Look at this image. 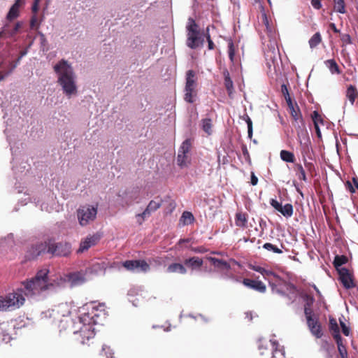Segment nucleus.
I'll use <instances>...</instances> for the list:
<instances>
[{"label": "nucleus", "mask_w": 358, "mask_h": 358, "mask_svg": "<svg viewBox=\"0 0 358 358\" xmlns=\"http://www.w3.org/2000/svg\"><path fill=\"white\" fill-rule=\"evenodd\" d=\"M97 312L98 310L93 307L91 312L83 313L74 319H69V306L67 303H61L55 308L48 310L43 314L45 317H52L54 321H58L61 324L68 323L69 331L75 335L80 334L82 338L80 343L85 344V340L89 341L95 335L93 325L99 323V317H100V313Z\"/></svg>", "instance_id": "f257e3e1"}, {"label": "nucleus", "mask_w": 358, "mask_h": 358, "mask_svg": "<svg viewBox=\"0 0 358 358\" xmlns=\"http://www.w3.org/2000/svg\"><path fill=\"white\" fill-rule=\"evenodd\" d=\"M48 273L49 270L47 268L39 270L35 276L30 278L25 284L26 294L31 297L34 301L42 300L48 292L55 291L68 284L66 274L50 278Z\"/></svg>", "instance_id": "f03ea898"}, {"label": "nucleus", "mask_w": 358, "mask_h": 358, "mask_svg": "<svg viewBox=\"0 0 358 358\" xmlns=\"http://www.w3.org/2000/svg\"><path fill=\"white\" fill-rule=\"evenodd\" d=\"M53 69L63 94L68 99L76 96L78 94L77 76L71 64L62 59L54 65Z\"/></svg>", "instance_id": "7ed1b4c3"}, {"label": "nucleus", "mask_w": 358, "mask_h": 358, "mask_svg": "<svg viewBox=\"0 0 358 358\" xmlns=\"http://www.w3.org/2000/svg\"><path fill=\"white\" fill-rule=\"evenodd\" d=\"M29 280L22 282L21 287L5 296L0 297V310H13L20 308L25 301V296L34 300L26 294L25 284Z\"/></svg>", "instance_id": "20e7f679"}, {"label": "nucleus", "mask_w": 358, "mask_h": 358, "mask_svg": "<svg viewBox=\"0 0 358 358\" xmlns=\"http://www.w3.org/2000/svg\"><path fill=\"white\" fill-rule=\"evenodd\" d=\"M23 57L20 55L17 59L13 61L10 58L9 50L7 48L0 45V81L10 75L20 64Z\"/></svg>", "instance_id": "39448f33"}, {"label": "nucleus", "mask_w": 358, "mask_h": 358, "mask_svg": "<svg viewBox=\"0 0 358 358\" xmlns=\"http://www.w3.org/2000/svg\"><path fill=\"white\" fill-rule=\"evenodd\" d=\"M23 57L20 55L17 59L13 61L10 58L9 50L7 48L0 45V81L10 75L20 64Z\"/></svg>", "instance_id": "423d86ee"}, {"label": "nucleus", "mask_w": 358, "mask_h": 358, "mask_svg": "<svg viewBox=\"0 0 358 358\" xmlns=\"http://www.w3.org/2000/svg\"><path fill=\"white\" fill-rule=\"evenodd\" d=\"M186 28L187 31V45L192 49H196L202 45L204 37L200 33L198 25L192 18H189Z\"/></svg>", "instance_id": "0eeeda50"}, {"label": "nucleus", "mask_w": 358, "mask_h": 358, "mask_svg": "<svg viewBox=\"0 0 358 358\" xmlns=\"http://www.w3.org/2000/svg\"><path fill=\"white\" fill-rule=\"evenodd\" d=\"M97 206L85 204L80 206L77 210V218L81 227H86L93 222L97 215Z\"/></svg>", "instance_id": "6e6552de"}, {"label": "nucleus", "mask_w": 358, "mask_h": 358, "mask_svg": "<svg viewBox=\"0 0 358 358\" xmlns=\"http://www.w3.org/2000/svg\"><path fill=\"white\" fill-rule=\"evenodd\" d=\"M26 195H27V197L19 199L22 205H26L28 202L31 201L34 203L36 206H40L42 211L50 213L55 209L52 203L53 198L50 195L41 194L37 196L30 197L29 194L25 193Z\"/></svg>", "instance_id": "1a4fd4ad"}, {"label": "nucleus", "mask_w": 358, "mask_h": 358, "mask_svg": "<svg viewBox=\"0 0 358 358\" xmlns=\"http://www.w3.org/2000/svg\"><path fill=\"white\" fill-rule=\"evenodd\" d=\"M270 349L272 352V358H285L284 347L280 345L275 340L267 341L264 338L259 340L258 349L261 355L265 354V350Z\"/></svg>", "instance_id": "9d476101"}, {"label": "nucleus", "mask_w": 358, "mask_h": 358, "mask_svg": "<svg viewBox=\"0 0 358 358\" xmlns=\"http://www.w3.org/2000/svg\"><path fill=\"white\" fill-rule=\"evenodd\" d=\"M266 29L268 32V36L271 38L270 43L268 44V49L265 52V58L267 61V66L269 69L272 66L275 65V63L278 61L280 57L279 50L277 46L275 34L272 32L271 27L268 26V22H266Z\"/></svg>", "instance_id": "9b49d317"}, {"label": "nucleus", "mask_w": 358, "mask_h": 358, "mask_svg": "<svg viewBox=\"0 0 358 358\" xmlns=\"http://www.w3.org/2000/svg\"><path fill=\"white\" fill-rule=\"evenodd\" d=\"M127 270L133 272L146 273L150 271V265L144 260H127L122 264Z\"/></svg>", "instance_id": "f8f14e48"}, {"label": "nucleus", "mask_w": 358, "mask_h": 358, "mask_svg": "<svg viewBox=\"0 0 358 358\" xmlns=\"http://www.w3.org/2000/svg\"><path fill=\"white\" fill-rule=\"evenodd\" d=\"M71 251V244L69 243H57L48 246V252L57 256H67Z\"/></svg>", "instance_id": "ddd939ff"}, {"label": "nucleus", "mask_w": 358, "mask_h": 358, "mask_svg": "<svg viewBox=\"0 0 358 358\" xmlns=\"http://www.w3.org/2000/svg\"><path fill=\"white\" fill-rule=\"evenodd\" d=\"M161 206V201H150L144 211L136 215L137 222L139 224H141L145 218L148 217L152 214V213L159 208Z\"/></svg>", "instance_id": "4468645a"}, {"label": "nucleus", "mask_w": 358, "mask_h": 358, "mask_svg": "<svg viewBox=\"0 0 358 358\" xmlns=\"http://www.w3.org/2000/svg\"><path fill=\"white\" fill-rule=\"evenodd\" d=\"M48 252V245L43 243H38L36 245H31L26 252L25 257L27 259H35L38 256Z\"/></svg>", "instance_id": "2eb2a0df"}, {"label": "nucleus", "mask_w": 358, "mask_h": 358, "mask_svg": "<svg viewBox=\"0 0 358 358\" xmlns=\"http://www.w3.org/2000/svg\"><path fill=\"white\" fill-rule=\"evenodd\" d=\"M339 280L346 289H350L355 287L352 275L348 268H341L338 270Z\"/></svg>", "instance_id": "dca6fc26"}, {"label": "nucleus", "mask_w": 358, "mask_h": 358, "mask_svg": "<svg viewBox=\"0 0 358 358\" xmlns=\"http://www.w3.org/2000/svg\"><path fill=\"white\" fill-rule=\"evenodd\" d=\"M99 239L100 236L97 234L87 236L80 242V248L77 250V252L82 253L87 250L92 246L95 245L98 243Z\"/></svg>", "instance_id": "f3484780"}, {"label": "nucleus", "mask_w": 358, "mask_h": 358, "mask_svg": "<svg viewBox=\"0 0 358 358\" xmlns=\"http://www.w3.org/2000/svg\"><path fill=\"white\" fill-rule=\"evenodd\" d=\"M66 279L67 280V283L71 287L81 285L86 281L84 274L81 272L66 274Z\"/></svg>", "instance_id": "a211bd4d"}, {"label": "nucleus", "mask_w": 358, "mask_h": 358, "mask_svg": "<svg viewBox=\"0 0 358 358\" xmlns=\"http://www.w3.org/2000/svg\"><path fill=\"white\" fill-rule=\"evenodd\" d=\"M107 267L108 266L104 262H96L86 269L85 273L87 275L90 274L95 275H99L100 273L104 275Z\"/></svg>", "instance_id": "6ab92c4d"}, {"label": "nucleus", "mask_w": 358, "mask_h": 358, "mask_svg": "<svg viewBox=\"0 0 358 358\" xmlns=\"http://www.w3.org/2000/svg\"><path fill=\"white\" fill-rule=\"evenodd\" d=\"M14 326L10 325L8 322H2L0 324V341L8 343L12 337L10 331L13 329Z\"/></svg>", "instance_id": "aec40b11"}, {"label": "nucleus", "mask_w": 358, "mask_h": 358, "mask_svg": "<svg viewBox=\"0 0 358 358\" xmlns=\"http://www.w3.org/2000/svg\"><path fill=\"white\" fill-rule=\"evenodd\" d=\"M243 284L245 286L261 293H264L266 291V286L262 281L245 278L243 280Z\"/></svg>", "instance_id": "412c9836"}, {"label": "nucleus", "mask_w": 358, "mask_h": 358, "mask_svg": "<svg viewBox=\"0 0 358 358\" xmlns=\"http://www.w3.org/2000/svg\"><path fill=\"white\" fill-rule=\"evenodd\" d=\"M307 324L313 335L317 338L322 336L323 334L321 329V326L317 319H308Z\"/></svg>", "instance_id": "4be33fe9"}, {"label": "nucleus", "mask_w": 358, "mask_h": 358, "mask_svg": "<svg viewBox=\"0 0 358 358\" xmlns=\"http://www.w3.org/2000/svg\"><path fill=\"white\" fill-rule=\"evenodd\" d=\"M24 0H15L13 5L10 7L6 18L8 20L12 21L17 18L19 15L20 8L23 4Z\"/></svg>", "instance_id": "5701e85b"}, {"label": "nucleus", "mask_w": 358, "mask_h": 358, "mask_svg": "<svg viewBox=\"0 0 358 358\" xmlns=\"http://www.w3.org/2000/svg\"><path fill=\"white\" fill-rule=\"evenodd\" d=\"M286 102L292 118L295 121H298L299 120H302V115L296 103H294L292 100H288V101Z\"/></svg>", "instance_id": "b1692460"}, {"label": "nucleus", "mask_w": 358, "mask_h": 358, "mask_svg": "<svg viewBox=\"0 0 358 358\" xmlns=\"http://www.w3.org/2000/svg\"><path fill=\"white\" fill-rule=\"evenodd\" d=\"M184 264L186 266L191 268L192 270L198 269L203 265V260L198 257H193L186 259L184 261Z\"/></svg>", "instance_id": "393cba45"}, {"label": "nucleus", "mask_w": 358, "mask_h": 358, "mask_svg": "<svg viewBox=\"0 0 358 358\" xmlns=\"http://www.w3.org/2000/svg\"><path fill=\"white\" fill-rule=\"evenodd\" d=\"M208 259L212 263V264L218 269L220 270H229L231 266L226 261L219 259L215 257H209Z\"/></svg>", "instance_id": "a878e982"}, {"label": "nucleus", "mask_w": 358, "mask_h": 358, "mask_svg": "<svg viewBox=\"0 0 358 358\" xmlns=\"http://www.w3.org/2000/svg\"><path fill=\"white\" fill-rule=\"evenodd\" d=\"M195 72L193 70H189L186 73V84L185 87L195 90L196 83L195 79Z\"/></svg>", "instance_id": "bb28decb"}, {"label": "nucleus", "mask_w": 358, "mask_h": 358, "mask_svg": "<svg viewBox=\"0 0 358 358\" xmlns=\"http://www.w3.org/2000/svg\"><path fill=\"white\" fill-rule=\"evenodd\" d=\"M166 271L168 273H178L180 274L187 273V269L184 265L179 263H173L168 266Z\"/></svg>", "instance_id": "cd10ccee"}, {"label": "nucleus", "mask_w": 358, "mask_h": 358, "mask_svg": "<svg viewBox=\"0 0 358 358\" xmlns=\"http://www.w3.org/2000/svg\"><path fill=\"white\" fill-rule=\"evenodd\" d=\"M329 329L332 331L334 338L336 340H340L342 338L340 335V330L336 320L334 318L329 319Z\"/></svg>", "instance_id": "c85d7f7f"}, {"label": "nucleus", "mask_w": 358, "mask_h": 358, "mask_svg": "<svg viewBox=\"0 0 358 358\" xmlns=\"http://www.w3.org/2000/svg\"><path fill=\"white\" fill-rule=\"evenodd\" d=\"M191 163V158L189 155L178 154L177 164L181 168H187Z\"/></svg>", "instance_id": "c756f323"}, {"label": "nucleus", "mask_w": 358, "mask_h": 358, "mask_svg": "<svg viewBox=\"0 0 358 358\" xmlns=\"http://www.w3.org/2000/svg\"><path fill=\"white\" fill-rule=\"evenodd\" d=\"M224 78V86L227 90L228 94L230 95L234 91V83L230 78L229 73L227 70L223 71Z\"/></svg>", "instance_id": "7c9ffc66"}, {"label": "nucleus", "mask_w": 358, "mask_h": 358, "mask_svg": "<svg viewBox=\"0 0 358 358\" xmlns=\"http://www.w3.org/2000/svg\"><path fill=\"white\" fill-rule=\"evenodd\" d=\"M348 262V257L345 255H336L334 257V266L336 268V271H338V270L341 268H345V267H341L343 264H346Z\"/></svg>", "instance_id": "2f4dec72"}, {"label": "nucleus", "mask_w": 358, "mask_h": 358, "mask_svg": "<svg viewBox=\"0 0 358 358\" xmlns=\"http://www.w3.org/2000/svg\"><path fill=\"white\" fill-rule=\"evenodd\" d=\"M192 143L190 139L185 140L178 149V154L189 155Z\"/></svg>", "instance_id": "473e14b6"}, {"label": "nucleus", "mask_w": 358, "mask_h": 358, "mask_svg": "<svg viewBox=\"0 0 358 358\" xmlns=\"http://www.w3.org/2000/svg\"><path fill=\"white\" fill-rule=\"evenodd\" d=\"M202 129L208 134L211 135L213 133V124L210 118H205L201 120Z\"/></svg>", "instance_id": "72a5a7b5"}, {"label": "nucleus", "mask_w": 358, "mask_h": 358, "mask_svg": "<svg viewBox=\"0 0 358 358\" xmlns=\"http://www.w3.org/2000/svg\"><path fill=\"white\" fill-rule=\"evenodd\" d=\"M196 97V92L195 90L189 88V90L187 87H185V101L188 103H194L195 101Z\"/></svg>", "instance_id": "f704fd0d"}, {"label": "nucleus", "mask_w": 358, "mask_h": 358, "mask_svg": "<svg viewBox=\"0 0 358 358\" xmlns=\"http://www.w3.org/2000/svg\"><path fill=\"white\" fill-rule=\"evenodd\" d=\"M346 95L349 101L351 102V103L353 104L356 98L358 96V93L356 88L354 86L350 85L348 87Z\"/></svg>", "instance_id": "c9c22d12"}, {"label": "nucleus", "mask_w": 358, "mask_h": 358, "mask_svg": "<svg viewBox=\"0 0 358 358\" xmlns=\"http://www.w3.org/2000/svg\"><path fill=\"white\" fill-rule=\"evenodd\" d=\"M278 212L286 217H290L293 214V206L290 203L281 206V209Z\"/></svg>", "instance_id": "e433bc0d"}, {"label": "nucleus", "mask_w": 358, "mask_h": 358, "mask_svg": "<svg viewBox=\"0 0 358 358\" xmlns=\"http://www.w3.org/2000/svg\"><path fill=\"white\" fill-rule=\"evenodd\" d=\"M324 63L332 74L340 73L338 66L334 59H328Z\"/></svg>", "instance_id": "4c0bfd02"}, {"label": "nucleus", "mask_w": 358, "mask_h": 358, "mask_svg": "<svg viewBox=\"0 0 358 358\" xmlns=\"http://www.w3.org/2000/svg\"><path fill=\"white\" fill-rule=\"evenodd\" d=\"M194 220L192 213L188 211H185L180 217V221L182 222L184 225L192 223Z\"/></svg>", "instance_id": "58836bf2"}, {"label": "nucleus", "mask_w": 358, "mask_h": 358, "mask_svg": "<svg viewBox=\"0 0 358 358\" xmlns=\"http://www.w3.org/2000/svg\"><path fill=\"white\" fill-rule=\"evenodd\" d=\"M281 159L286 162H294V155L292 152L287 150H282L280 152Z\"/></svg>", "instance_id": "ea45409f"}, {"label": "nucleus", "mask_w": 358, "mask_h": 358, "mask_svg": "<svg viewBox=\"0 0 358 358\" xmlns=\"http://www.w3.org/2000/svg\"><path fill=\"white\" fill-rule=\"evenodd\" d=\"M338 345V350L341 358H348V352L345 347L343 345L342 338L339 341L336 340Z\"/></svg>", "instance_id": "a19ab883"}, {"label": "nucleus", "mask_w": 358, "mask_h": 358, "mask_svg": "<svg viewBox=\"0 0 358 358\" xmlns=\"http://www.w3.org/2000/svg\"><path fill=\"white\" fill-rule=\"evenodd\" d=\"M321 42V36L320 34L317 32L315 33L309 40V45L310 48H315Z\"/></svg>", "instance_id": "79ce46f5"}, {"label": "nucleus", "mask_w": 358, "mask_h": 358, "mask_svg": "<svg viewBox=\"0 0 358 358\" xmlns=\"http://www.w3.org/2000/svg\"><path fill=\"white\" fill-rule=\"evenodd\" d=\"M263 248L268 250L271 251L274 253L281 254L282 253V251L281 249L278 248L277 246L270 243H266L263 245Z\"/></svg>", "instance_id": "37998d69"}, {"label": "nucleus", "mask_w": 358, "mask_h": 358, "mask_svg": "<svg viewBox=\"0 0 358 358\" xmlns=\"http://www.w3.org/2000/svg\"><path fill=\"white\" fill-rule=\"evenodd\" d=\"M310 302H308V301L307 302V303L304 308V313H305L307 322L308 321V319H314L313 317V311H312L311 308L310 307H308L310 306V304L313 302V299L310 298Z\"/></svg>", "instance_id": "c03bdc74"}, {"label": "nucleus", "mask_w": 358, "mask_h": 358, "mask_svg": "<svg viewBox=\"0 0 358 358\" xmlns=\"http://www.w3.org/2000/svg\"><path fill=\"white\" fill-rule=\"evenodd\" d=\"M296 174L298 175V178L300 180H303L306 182L307 178L306 176V172L304 169L303 168L301 164H297L296 166Z\"/></svg>", "instance_id": "a18cd8bd"}, {"label": "nucleus", "mask_w": 358, "mask_h": 358, "mask_svg": "<svg viewBox=\"0 0 358 358\" xmlns=\"http://www.w3.org/2000/svg\"><path fill=\"white\" fill-rule=\"evenodd\" d=\"M29 169H30V165L28 164L27 162H22V164L20 165V170L17 169L15 167L13 168V171H14V173L15 174H17V171L18 172H21L22 173L24 172V174L23 176H26L27 175V173L29 171Z\"/></svg>", "instance_id": "49530a36"}, {"label": "nucleus", "mask_w": 358, "mask_h": 358, "mask_svg": "<svg viewBox=\"0 0 358 358\" xmlns=\"http://www.w3.org/2000/svg\"><path fill=\"white\" fill-rule=\"evenodd\" d=\"M334 9L336 11L340 13H344L345 12L344 0L336 1L334 4Z\"/></svg>", "instance_id": "de8ad7c7"}, {"label": "nucleus", "mask_w": 358, "mask_h": 358, "mask_svg": "<svg viewBox=\"0 0 358 358\" xmlns=\"http://www.w3.org/2000/svg\"><path fill=\"white\" fill-rule=\"evenodd\" d=\"M243 119L245 120V122L247 123L248 137L250 138H251L252 136V122L250 117L248 115H245L243 117Z\"/></svg>", "instance_id": "09e8293b"}, {"label": "nucleus", "mask_w": 358, "mask_h": 358, "mask_svg": "<svg viewBox=\"0 0 358 358\" xmlns=\"http://www.w3.org/2000/svg\"><path fill=\"white\" fill-rule=\"evenodd\" d=\"M102 352L104 354L106 358H115L114 357V352L110 348L106 345H103L102 347Z\"/></svg>", "instance_id": "8fccbe9b"}, {"label": "nucleus", "mask_w": 358, "mask_h": 358, "mask_svg": "<svg viewBox=\"0 0 358 358\" xmlns=\"http://www.w3.org/2000/svg\"><path fill=\"white\" fill-rule=\"evenodd\" d=\"M228 53L229 57L231 62H234V56H235V49L234 45L232 42H229L228 45Z\"/></svg>", "instance_id": "3c124183"}, {"label": "nucleus", "mask_w": 358, "mask_h": 358, "mask_svg": "<svg viewBox=\"0 0 358 358\" xmlns=\"http://www.w3.org/2000/svg\"><path fill=\"white\" fill-rule=\"evenodd\" d=\"M247 220L245 216L241 213L236 215V225L239 227H243L245 225Z\"/></svg>", "instance_id": "603ef678"}, {"label": "nucleus", "mask_w": 358, "mask_h": 358, "mask_svg": "<svg viewBox=\"0 0 358 358\" xmlns=\"http://www.w3.org/2000/svg\"><path fill=\"white\" fill-rule=\"evenodd\" d=\"M281 92L283 94L286 101H288V100H292L289 94L288 88L285 84H282L281 85Z\"/></svg>", "instance_id": "864d4df0"}, {"label": "nucleus", "mask_w": 358, "mask_h": 358, "mask_svg": "<svg viewBox=\"0 0 358 358\" xmlns=\"http://www.w3.org/2000/svg\"><path fill=\"white\" fill-rule=\"evenodd\" d=\"M31 29H38L39 27V23L38 22V18L36 14H34L30 20Z\"/></svg>", "instance_id": "5fc2aeb1"}, {"label": "nucleus", "mask_w": 358, "mask_h": 358, "mask_svg": "<svg viewBox=\"0 0 358 358\" xmlns=\"http://www.w3.org/2000/svg\"><path fill=\"white\" fill-rule=\"evenodd\" d=\"M312 118H313L314 124H315V122H317L318 124H319V122H320L321 124H323V120L322 119V117H320V115H319L317 111H315V110L313 111V113L312 114Z\"/></svg>", "instance_id": "6e6d98bb"}, {"label": "nucleus", "mask_w": 358, "mask_h": 358, "mask_svg": "<svg viewBox=\"0 0 358 358\" xmlns=\"http://www.w3.org/2000/svg\"><path fill=\"white\" fill-rule=\"evenodd\" d=\"M270 204L271 205L272 207H273L278 211H279L280 209H281L282 204L274 199H271L270 200Z\"/></svg>", "instance_id": "4d7b16f0"}, {"label": "nucleus", "mask_w": 358, "mask_h": 358, "mask_svg": "<svg viewBox=\"0 0 358 358\" xmlns=\"http://www.w3.org/2000/svg\"><path fill=\"white\" fill-rule=\"evenodd\" d=\"M341 39L342 42L344 43H346V44L351 43V38L349 34H342Z\"/></svg>", "instance_id": "13d9d810"}, {"label": "nucleus", "mask_w": 358, "mask_h": 358, "mask_svg": "<svg viewBox=\"0 0 358 358\" xmlns=\"http://www.w3.org/2000/svg\"><path fill=\"white\" fill-rule=\"evenodd\" d=\"M4 132H5V134H6L7 140H8V143H9L10 145V150L12 151V153H13V145H12V138H11V135H10V134H9V133H10V130H9L8 128H6V129H5V131H4Z\"/></svg>", "instance_id": "bf43d9fd"}, {"label": "nucleus", "mask_w": 358, "mask_h": 358, "mask_svg": "<svg viewBox=\"0 0 358 358\" xmlns=\"http://www.w3.org/2000/svg\"><path fill=\"white\" fill-rule=\"evenodd\" d=\"M4 241L7 242L8 245H11L14 241V236L13 234H8L5 238Z\"/></svg>", "instance_id": "052dcab7"}, {"label": "nucleus", "mask_w": 358, "mask_h": 358, "mask_svg": "<svg viewBox=\"0 0 358 358\" xmlns=\"http://www.w3.org/2000/svg\"><path fill=\"white\" fill-rule=\"evenodd\" d=\"M340 322H341V326L342 331H343V334L346 336H349V334H350L349 328L345 325V324L343 322L340 321Z\"/></svg>", "instance_id": "680f3d73"}, {"label": "nucleus", "mask_w": 358, "mask_h": 358, "mask_svg": "<svg viewBox=\"0 0 358 358\" xmlns=\"http://www.w3.org/2000/svg\"><path fill=\"white\" fill-rule=\"evenodd\" d=\"M39 1L40 0H34V3L32 5L31 10L34 14H36L38 10Z\"/></svg>", "instance_id": "e2e57ef3"}, {"label": "nucleus", "mask_w": 358, "mask_h": 358, "mask_svg": "<svg viewBox=\"0 0 358 358\" xmlns=\"http://www.w3.org/2000/svg\"><path fill=\"white\" fill-rule=\"evenodd\" d=\"M264 278H269L270 276H275V273L270 270H266L264 268V271L262 274Z\"/></svg>", "instance_id": "0e129e2a"}, {"label": "nucleus", "mask_w": 358, "mask_h": 358, "mask_svg": "<svg viewBox=\"0 0 358 358\" xmlns=\"http://www.w3.org/2000/svg\"><path fill=\"white\" fill-rule=\"evenodd\" d=\"M22 22H17L15 24V27L13 28V30L11 32V35H13L15 34V33H17L19 29L22 27Z\"/></svg>", "instance_id": "69168bd1"}, {"label": "nucleus", "mask_w": 358, "mask_h": 358, "mask_svg": "<svg viewBox=\"0 0 358 358\" xmlns=\"http://www.w3.org/2000/svg\"><path fill=\"white\" fill-rule=\"evenodd\" d=\"M311 4L316 9H320L322 6L320 0H311Z\"/></svg>", "instance_id": "338daca9"}, {"label": "nucleus", "mask_w": 358, "mask_h": 358, "mask_svg": "<svg viewBox=\"0 0 358 358\" xmlns=\"http://www.w3.org/2000/svg\"><path fill=\"white\" fill-rule=\"evenodd\" d=\"M346 188L352 193H354L355 192V189L352 186V184L350 181H347L345 183Z\"/></svg>", "instance_id": "774afa93"}]
</instances>
